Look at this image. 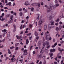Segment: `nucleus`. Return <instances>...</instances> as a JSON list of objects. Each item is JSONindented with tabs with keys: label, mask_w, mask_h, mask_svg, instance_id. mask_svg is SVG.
<instances>
[{
	"label": "nucleus",
	"mask_w": 64,
	"mask_h": 64,
	"mask_svg": "<svg viewBox=\"0 0 64 64\" xmlns=\"http://www.w3.org/2000/svg\"><path fill=\"white\" fill-rule=\"evenodd\" d=\"M4 20H5V18H2L1 20V21H4Z\"/></svg>",
	"instance_id": "0e129e2a"
},
{
	"label": "nucleus",
	"mask_w": 64,
	"mask_h": 64,
	"mask_svg": "<svg viewBox=\"0 0 64 64\" xmlns=\"http://www.w3.org/2000/svg\"><path fill=\"white\" fill-rule=\"evenodd\" d=\"M58 58H59V59H61V56H59L58 57Z\"/></svg>",
	"instance_id": "bf43d9fd"
},
{
	"label": "nucleus",
	"mask_w": 64,
	"mask_h": 64,
	"mask_svg": "<svg viewBox=\"0 0 64 64\" xmlns=\"http://www.w3.org/2000/svg\"><path fill=\"white\" fill-rule=\"evenodd\" d=\"M19 14L20 16H22L23 15V13H22V12H20Z\"/></svg>",
	"instance_id": "b1692460"
},
{
	"label": "nucleus",
	"mask_w": 64,
	"mask_h": 64,
	"mask_svg": "<svg viewBox=\"0 0 64 64\" xmlns=\"http://www.w3.org/2000/svg\"><path fill=\"white\" fill-rule=\"evenodd\" d=\"M47 24H45L44 26V30H45L47 28Z\"/></svg>",
	"instance_id": "9b49d317"
},
{
	"label": "nucleus",
	"mask_w": 64,
	"mask_h": 64,
	"mask_svg": "<svg viewBox=\"0 0 64 64\" xmlns=\"http://www.w3.org/2000/svg\"><path fill=\"white\" fill-rule=\"evenodd\" d=\"M13 26L14 27V28H16V26L15 24L13 25Z\"/></svg>",
	"instance_id": "603ef678"
},
{
	"label": "nucleus",
	"mask_w": 64,
	"mask_h": 64,
	"mask_svg": "<svg viewBox=\"0 0 64 64\" xmlns=\"http://www.w3.org/2000/svg\"><path fill=\"white\" fill-rule=\"evenodd\" d=\"M3 45H2V46H0V48H3Z\"/></svg>",
	"instance_id": "338daca9"
},
{
	"label": "nucleus",
	"mask_w": 64,
	"mask_h": 64,
	"mask_svg": "<svg viewBox=\"0 0 64 64\" xmlns=\"http://www.w3.org/2000/svg\"><path fill=\"white\" fill-rule=\"evenodd\" d=\"M14 48V46H12V47H10V49H12L13 48Z\"/></svg>",
	"instance_id": "e433bc0d"
},
{
	"label": "nucleus",
	"mask_w": 64,
	"mask_h": 64,
	"mask_svg": "<svg viewBox=\"0 0 64 64\" xmlns=\"http://www.w3.org/2000/svg\"><path fill=\"white\" fill-rule=\"evenodd\" d=\"M46 44L47 45H48L49 44V42H44V46H45Z\"/></svg>",
	"instance_id": "20e7f679"
},
{
	"label": "nucleus",
	"mask_w": 64,
	"mask_h": 64,
	"mask_svg": "<svg viewBox=\"0 0 64 64\" xmlns=\"http://www.w3.org/2000/svg\"><path fill=\"white\" fill-rule=\"evenodd\" d=\"M57 45V42H56L54 44V45L55 46H56Z\"/></svg>",
	"instance_id": "4d7b16f0"
},
{
	"label": "nucleus",
	"mask_w": 64,
	"mask_h": 64,
	"mask_svg": "<svg viewBox=\"0 0 64 64\" xmlns=\"http://www.w3.org/2000/svg\"><path fill=\"white\" fill-rule=\"evenodd\" d=\"M63 61H64V60H62L61 61V64H63Z\"/></svg>",
	"instance_id": "a19ab883"
},
{
	"label": "nucleus",
	"mask_w": 64,
	"mask_h": 64,
	"mask_svg": "<svg viewBox=\"0 0 64 64\" xmlns=\"http://www.w3.org/2000/svg\"><path fill=\"white\" fill-rule=\"evenodd\" d=\"M19 11H20V12H21V11H22V9L20 8V9H19Z\"/></svg>",
	"instance_id": "774afa93"
},
{
	"label": "nucleus",
	"mask_w": 64,
	"mask_h": 64,
	"mask_svg": "<svg viewBox=\"0 0 64 64\" xmlns=\"http://www.w3.org/2000/svg\"><path fill=\"white\" fill-rule=\"evenodd\" d=\"M10 16H11V15L10 14H8L6 15L5 16V17H6V18H8V17H10Z\"/></svg>",
	"instance_id": "6ab92c4d"
},
{
	"label": "nucleus",
	"mask_w": 64,
	"mask_h": 64,
	"mask_svg": "<svg viewBox=\"0 0 64 64\" xmlns=\"http://www.w3.org/2000/svg\"><path fill=\"white\" fill-rule=\"evenodd\" d=\"M25 5L26 6H28V5H30V4L28 3V1L24 3Z\"/></svg>",
	"instance_id": "6e6552de"
},
{
	"label": "nucleus",
	"mask_w": 64,
	"mask_h": 64,
	"mask_svg": "<svg viewBox=\"0 0 64 64\" xmlns=\"http://www.w3.org/2000/svg\"><path fill=\"white\" fill-rule=\"evenodd\" d=\"M59 19L58 18H57L56 20H55L56 22H59Z\"/></svg>",
	"instance_id": "72a5a7b5"
},
{
	"label": "nucleus",
	"mask_w": 64,
	"mask_h": 64,
	"mask_svg": "<svg viewBox=\"0 0 64 64\" xmlns=\"http://www.w3.org/2000/svg\"><path fill=\"white\" fill-rule=\"evenodd\" d=\"M58 1H59V2H60V3H62V1H61V0H58Z\"/></svg>",
	"instance_id": "e2e57ef3"
},
{
	"label": "nucleus",
	"mask_w": 64,
	"mask_h": 64,
	"mask_svg": "<svg viewBox=\"0 0 64 64\" xmlns=\"http://www.w3.org/2000/svg\"><path fill=\"white\" fill-rule=\"evenodd\" d=\"M8 5H9L10 6H11V2H9L8 3Z\"/></svg>",
	"instance_id": "cd10ccee"
},
{
	"label": "nucleus",
	"mask_w": 64,
	"mask_h": 64,
	"mask_svg": "<svg viewBox=\"0 0 64 64\" xmlns=\"http://www.w3.org/2000/svg\"><path fill=\"white\" fill-rule=\"evenodd\" d=\"M50 47V45H46V48L47 49H48Z\"/></svg>",
	"instance_id": "473e14b6"
},
{
	"label": "nucleus",
	"mask_w": 64,
	"mask_h": 64,
	"mask_svg": "<svg viewBox=\"0 0 64 64\" xmlns=\"http://www.w3.org/2000/svg\"><path fill=\"white\" fill-rule=\"evenodd\" d=\"M44 47H42V48L40 50L41 51H40V53H42V52L43 51V50H44Z\"/></svg>",
	"instance_id": "4468645a"
},
{
	"label": "nucleus",
	"mask_w": 64,
	"mask_h": 64,
	"mask_svg": "<svg viewBox=\"0 0 64 64\" xmlns=\"http://www.w3.org/2000/svg\"><path fill=\"white\" fill-rule=\"evenodd\" d=\"M34 34L36 36V37H37V36H38V34L36 31H35L34 33Z\"/></svg>",
	"instance_id": "1a4fd4ad"
},
{
	"label": "nucleus",
	"mask_w": 64,
	"mask_h": 64,
	"mask_svg": "<svg viewBox=\"0 0 64 64\" xmlns=\"http://www.w3.org/2000/svg\"><path fill=\"white\" fill-rule=\"evenodd\" d=\"M19 49V48L18 47H16V49H15V50H18Z\"/></svg>",
	"instance_id": "f704fd0d"
},
{
	"label": "nucleus",
	"mask_w": 64,
	"mask_h": 64,
	"mask_svg": "<svg viewBox=\"0 0 64 64\" xmlns=\"http://www.w3.org/2000/svg\"><path fill=\"white\" fill-rule=\"evenodd\" d=\"M19 44V43H16L15 45V46H16H16H17Z\"/></svg>",
	"instance_id": "bb28decb"
},
{
	"label": "nucleus",
	"mask_w": 64,
	"mask_h": 64,
	"mask_svg": "<svg viewBox=\"0 0 64 64\" xmlns=\"http://www.w3.org/2000/svg\"><path fill=\"white\" fill-rule=\"evenodd\" d=\"M23 60H19V61L21 63H22V62H23Z\"/></svg>",
	"instance_id": "4c0bfd02"
},
{
	"label": "nucleus",
	"mask_w": 64,
	"mask_h": 64,
	"mask_svg": "<svg viewBox=\"0 0 64 64\" xmlns=\"http://www.w3.org/2000/svg\"><path fill=\"white\" fill-rule=\"evenodd\" d=\"M5 40V39L4 38V40H2V42H4V41Z\"/></svg>",
	"instance_id": "052dcab7"
},
{
	"label": "nucleus",
	"mask_w": 64,
	"mask_h": 64,
	"mask_svg": "<svg viewBox=\"0 0 64 64\" xmlns=\"http://www.w3.org/2000/svg\"><path fill=\"white\" fill-rule=\"evenodd\" d=\"M34 10V8H31V10L33 11Z\"/></svg>",
	"instance_id": "69168bd1"
},
{
	"label": "nucleus",
	"mask_w": 64,
	"mask_h": 64,
	"mask_svg": "<svg viewBox=\"0 0 64 64\" xmlns=\"http://www.w3.org/2000/svg\"><path fill=\"white\" fill-rule=\"evenodd\" d=\"M46 61H44V62L43 63V64H46Z\"/></svg>",
	"instance_id": "5fc2aeb1"
},
{
	"label": "nucleus",
	"mask_w": 64,
	"mask_h": 64,
	"mask_svg": "<svg viewBox=\"0 0 64 64\" xmlns=\"http://www.w3.org/2000/svg\"><path fill=\"white\" fill-rule=\"evenodd\" d=\"M16 37L17 39H20L22 38V36H16Z\"/></svg>",
	"instance_id": "423d86ee"
},
{
	"label": "nucleus",
	"mask_w": 64,
	"mask_h": 64,
	"mask_svg": "<svg viewBox=\"0 0 64 64\" xmlns=\"http://www.w3.org/2000/svg\"><path fill=\"white\" fill-rule=\"evenodd\" d=\"M38 58H43L41 54L40 55H38Z\"/></svg>",
	"instance_id": "ddd939ff"
},
{
	"label": "nucleus",
	"mask_w": 64,
	"mask_h": 64,
	"mask_svg": "<svg viewBox=\"0 0 64 64\" xmlns=\"http://www.w3.org/2000/svg\"><path fill=\"white\" fill-rule=\"evenodd\" d=\"M50 37V36H46V39L47 40H49V38Z\"/></svg>",
	"instance_id": "dca6fc26"
},
{
	"label": "nucleus",
	"mask_w": 64,
	"mask_h": 64,
	"mask_svg": "<svg viewBox=\"0 0 64 64\" xmlns=\"http://www.w3.org/2000/svg\"><path fill=\"white\" fill-rule=\"evenodd\" d=\"M13 17H14V16L13 15H12L10 16V19L11 20H12V18H13Z\"/></svg>",
	"instance_id": "393cba45"
},
{
	"label": "nucleus",
	"mask_w": 64,
	"mask_h": 64,
	"mask_svg": "<svg viewBox=\"0 0 64 64\" xmlns=\"http://www.w3.org/2000/svg\"><path fill=\"white\" fill-rule=\"evenodd\" d=\"M24 22H25L24 20H22L21 23H24Z\"/></svg>",
	"instance_id": "8fccbe9b"
},
{
	"label": "nucleus",
	"mask_w": 64,
	"mask_h": 64,
	"mask_svg": "<svg viewBox=\"0 0 64 64\" xmlns=\"http://www.w3.org/2000/svg\"><path fill=\"white\" fill-rule=\"evenodd\" d=\"M31 5L32 6H36L37 5V3H34L32 4Z\"/></svg>",
	"instance_id": "a211bd4d"
},
{
	"label": "nucleus",
	"mask_w": 64,
	"mask_h": 64,
	"mask_svg": "<svg viewBox=\"0 0 64 64\" xmlns=\"http://www.w3.org/2000/svg\"><path fill=\"white\" fill-rule=\"evenodd\" d=\"M11 60H12L11 61V62H13V61H15L16 60V58H12Z\"/></svg>",
	"instance_id": "f8f14e48"
},
{
	"label": "nucleus",
	"mask_w": 64,
	"mask_h": 64,
	"mask_svg": "<svg viewBox=\"0 0 64 64\" xmlns=\"http://www.w3.org/2000/svg\"><path fill=\"white\" fill-rule=\"evenodd\" d=\"M35 53H36L35 51H34L33 52V53L32 55H34V54H35Z\"/></svg>",
	"instance_id": "864d4df0"
},
{
	"label": "nucleus",
	"mask_w": 64,
	"mask_h": 64,
	"mask_svg": "<svg viewBox=\"0 0 64 64\" xmlns=\"http://www.w3.org/2000/svg\"><path fill=\"white\" fill-rule=\"evenodd\" d=\"M2 32H6V31H7V30H6V29H4V30H2Z\"/></svg>",
	"instance_id": "7c9ffc66"
},
{
	"label": "nucleus",
	"mask_w": 64,
	"mask_h": 64,
	"mask_svg": "<svg viewBox=\"0 0 64 64\" xmlns=\"http://www.w3.org/2000/svg\"><path fill=\"white\" fill-rule=\"evenodd\" d=\"M12 20H10L8 21V24H10V23H12Z\"/></svg>",
	"instance_id": "f3484780"
},
{
	"label": "nucleus",
	"mask_w": 64,
	"mask_h": 64,
	"mask_svg": "<svg viewBox=\"0 0 64 64\" xmlns=\"http://www.w3.org/2000/svg\"><path fill=\"white\" fill-rule=\"evenodd\" d=\"M32 25L31 24H30V28H32Z\"/></svg>",
	"instance_id": "de8ad7c7"
},
{
	"label": "nucleus",
	"mask_w": 64,
	"mask_h": 64,
	"mask_svg": "<svg viewBox=\"0 0 64 64\" xmlns=\"http://www.w3.org/2000/svg\"><path fill=\"white\" fill-rule=\"evenodd\" d=\"M49 54L50 55V57H52L53 56V54L51 52H50V53Z\"/></svg>",
	"instance_id": "5701e85b"
},
{
	"label": "nucleus",
	"mask_w": 64,
	"mask_h": 64,
	"mask_svg": "<svg viewBox=\"0 0 64 64\" xmlns=\"http://www.w3.org/2000/svg\"><path fill=\"white\" fill-rule=\"evenodd\" d=\"M54 64H57V62H54Z\"/></svg>",
	"instance_id": "49530a36"
},
{
	"label": "nucleus",
	"mask_w": 64,
	"mask_h": 64,
	"mask_svg": "<svg viewBox=\"0 0 64 64\" xmlns=\"http://www.w3.org/2000/svg\"><path fill=\"white\" fill-rule=\"evenodd\" d=\"M1 11H2V12H3V11H4V10H3V8H2L1 9Z\"/></svg>",
	"instance_id": "680f3d73"
},
{
	"label": "nucleus",
	"mask_w": 64,
	"mask_h": 64,
	"mask_svg": "<svg viewBox=\"0 0 64 64\" xmlns=\"http://www.w3.org/2000/svg\"><path fill=\"white\" fill-rule=\"evenodd\" d=\"M40 4L38 3H36V6H38V7H40Z\"/></svg>",
	"instance_id": "c85d7f7f"
},
{
	"label": "nucleus",
	"mask_w": 64,
	"mask_h": 64,
	"mask_svg": "<svg viewBox=\"0 0 64 64\" xmlns=\"http://www.w3.org/2000/svg\"><path fill=\"white\" fill-rule=\"evenodd\" d=\"M64 51V50L63 49H62L59 50V51H60V52H62V51Z\"/></svg>",
	"instance_id": "37998d69"
},
{
	"label": "nucleus",
	"mask_w": 64,
	"mask_h": 64,
	"mask_svg": "<svg viewBox=\"0 0 64 64\" xmlns=\"http://www.w3.org/2000/svg\"><path fill=\"white\" fill-rule=\"evenodd\" d=\"M8 54H10L11 53V52L10 51H8Z\"/></svg>",
	"instance_id": "3c124183"
},
{
	"label": "nucleus",
	"mask_w": 64,
	"mask_h": 64,
	"mask_svg": "<svg viewBox=\"0 0 64 64\" xmlns=\"http://www.w3.org/2000/svg\"><path fill=\"white\" fill-rule=\"evenodd\" d=\"M39 37L38 36H37L36 38V42H37V40L39 39Z\"/></svg>",
	"instance_id": "aec40b11"
},
{
	"label": "nucleus",
	"mask_w": 64,
	"mask_h": 64,
	"mask_svg": "<svg viewBox=\"0 0 64 64\" xmlns=\"http://www.w3.org/2000/svg\"><path fill=\"white\" fill-rule=\"evenodd\" d=\"M37 15L38 16V17H37L36 18V19H38V20H39V14H37Z\"/></svg>",
	"instance_id": "a878e982"
},
{
	"label": "nucleus",
	"mask_w": 64,
	"mask_h": 64,
	"mask_svg": "<svg viewBox=\"0 0 64 64\" xmlns=\"http://www.w3.org/2000/svg\"><path fill=\"white\" fill-rule=\"evenodd\" d=\"M55 51H56V50L54 48L53 49H51L50 50V52H55Z\"/></svg>",
	"instance_id": "9d476101"
},
{
	"label": "nucleus",
	"mask_w": 64,
	"mask_h": 64,
	"mask_svg": "<svg viewBox=\"0 0 64 64\" xmlns=\"http://www.w3.org/2000/svg\"><path fill=\"white\" fill-rule=\"evenodd\" d=\"M52 19V17L51 16H50L49 18V20H51Z\"/></svg>",
	"instance_id": "c756f323"
},
{
	"label": "nucleus",
	"mask_w": 64,
	"mask_h": 64,
	"mask_svg": "<svg viewBox=\"0 0 64 64\" xmlns=\"http://www.w3.org/2000/svg\"><path fill=\"white\" fill-rule=\"evenodd\" d=\"M59 30V28L58 27H57L56 28V31H58V30Z\"/></svg>",
	"instance_id": "c9c22d12"
},
{
	"label": "nucleus",
	"mask_w": 64,
	"mask_h": 64,
	"mask_svg": "<svg viewBox=\"0 0 64 64\" xmlns=\"http://www.w3.org/2000/svg\"><path fill=\"white\" fill-rule=\"evenodd\" d=\"M29 39L30 40H31V39L32 38V37H29Z\"/></svg>",
	"instance_id": "6e6d98bb"
},
{
	"label": "nucleus",
	"mask_w": 64,
	"mask_h": 64,
	"mask_svg": "<svg viewBox=\"0 0 64 64\" xmlns=\"http://www.w3.org/2000/svg\"><path fill=\"white\" fill-rule=\"evenodd\" d=\"M4 9H8V8L7 7H4Z\"/></svg>",
	"instance_id": "13d9d810"
},
{
	"label": "nucleus",
	"mask_w": 64,
	"mask_h": 64,
	"mask_svg": "<svg viewBox=\"0 0 64 64\" xmlns=\"http://www.w3.org/2000/svg\"><path fill=\"white\" fill-rule=\"evenodd\" d=\"M43 22V19H41L39 21V22L38 25L40 26H41L42 24V23Z\"/></svg>",
	"instance_id": "7ed1b4c3"
},
{
	"label": "nucleus",
	"mask_w": 64,
	"mask_h": 64,
	"mask_svg": "<svg viewBox=\"0 0 64 64\" xmlns=\"http://www.w3.org/2000/svg\"><path fill=\"white\" fill-rule=\"evenodd\" d=\"M43 34H44V32H42L40 34V35H41V36H43Z\"/></svg>",
	"instance_id": "09e8293b"
},
{
	"label": "nucleus",
	"mask_w": 64,
	"mask_h": 64,
	"mask_svg": "<svg viewBox=\"0 0 64 64\" xmlns=\"http://www.w3.org/2000/svg\"><path fill=\"white\" fill-rule=\"evenodd\" d=\"M62 28V26L61 25H60L59 26V30H60Z\"/></svg>",
	"instance_id": "412c9836"
},
{
	"label": "nucleus",
	"mask_w": 64,
	"mask_h": 64,
	"mask_svg": "<svg viewBox=\"0 0 64 64\" xmlns=\"http://www.w3.org/2000/svg\"><path fill=\"white\" fill-rule=\"evenodd\" d=\"M26 27V25H25L24 24L22 26V28H24V27Z\"/></svg>",
	"instance_id": "58836bf2"
},
{
	"label": "nucleus",
	"mask_w": 64,
	"mask_h": 64,
	"mask_svg": "<svg viewBox=\"0 0 64 64\" xmlns=\"http://www.w3.org/2000/svg\"><path fill=\"white\" fill-rule=\"evenodd\" d=\"M53 6V5H51V6H48L46 10L47 12H50L51 10H52V7Z\"/></svg>",
	"instance_id": "f257e3e1"
},
{
	"label": "nucleus",
	"mask_w": 64,
	"mask_h": 64,
	"mask_svg": "<svg viewBox=\"0 0 64 64\" xmlns=\"http://www.w3.org/2000/svg\"><path fill=\"white\" fill-rule=\"evenodd\" d=\"M59 4H55L54 6H52L53 7V9H55L56 8V7H58V6H59Z\"/></svg>",
	"instance_id": "39448f33"
},
{
	"label": "nucleus",
	"mask_w": 64,
	"mask_h": 64,
	"mask_svg": "<svg viewBox=\"0 0 64 64\" xmlns=\"http://www.w3.org/2000/svg\"><path fill=\"white\" fill-rule=\"evenodd\" d=\"M51 25H54V21L52 20L50 22Z\"/></svg>",
	"instance_id": "2eb2a0df"
},
{
	"label": "nucleus",
	"mask_w": 64,
	"mask_h": 64,
	"mask_svg": "<svg viewBox=\"0 0 64 64\" xmlns=\"http://www.w3.org/2000/svg\"><path fill=\"white\" fill-rule=\"evenodd\" d=\"M64 31H63L62 32H61V34H64Z\"/></svg>",
	"instance_id": "79ce46f5"
},
{
	"label": "nucleus",
	"mask_w": 64,
	"mask_h": 64,
	"mask_svg": "<svg viewBox=\"0 0 64 64\" xmlns=\"http://www.w3.org/2000/svg\"><path fill=\"white\" fill-rule=\"evenodd\" d=\"M22 51H23L24 53L23 54L24 55H27L28 54V53L27 52V50H22Z\"/></svg>",
	"instance_id": "f03ea898"
},
{
	"label": "nucleus",
	"mask_w": 64,
	"mask_h": 64,
	"mask_svg": "<svg viewBox=\"0 0 64 64\" xmlns=\"http://www.w3.org/2000/svg\"><path fill=\"white\" fill-rule=\"evenodd\" d=\"M64 43V41H63L62 40H61L60 41V44H63Z\"/></svg>",
	"instance_id": "2f4dec72"
},
{
	"label": "nucleus",
	"mask_w": 64,
	"mask_h": 64,
	"mask_svg": "<svg viewBox=\"0 0 64 64\" xmlns=\"http://www.w3.org/2000/svg\"><path fill=\"white\" fill-rule=\"evenodd\" d=\"M16 31V28H14L13 31V32H15Z\"/></svg>",
	"instance_id": "c03bdc74"
},
{
	"label": "nucleus",
	"mask_w": 64,
	"mask_h": 64,
	"mask_svg": "<svg viewBox=\"0 0 64 64\" xmlns=\"http://www.w3.org/2000/svg\"><path fill=\"white\" fill-rule=\"evenodd\" d=\"M58 24L59 23H58V22L56 23H55V25H56V26H57L58 25Z\"/></svg>",
	"instance_id": "ea45409f"
},
{
	"label": "nucleus",
	"mask_w": 64,
	"mask_h": 64,
	"mask_svg": "<svg viewBox=\"0 0 64 64\" xmlns=\"http://www.w3.org/2000/svg\"><path fill=\"white\" fill-rule=\"evenodd\" d=\"M28 43H29V40H28L27 39L26 40V44H28Z\"/></svg>",
	"instance_id": "4be33fe9"
},
{
	"label": "nucleus",
	"mask_w": 64,
	"mask_h": 64,
	"mask_svg": "<svg viewBox=\"0 0 64 64\" xmlns=\"http://www.w3.org/2000/svg\"><path fill=\"white\" fill-rule=\"evenodd\" d=\"M48 34H49V32H48V31H47L46 32H45L44 34V35L46 37H47V36H49L48 35Z\"/></svg>",
	"instance_id": "0eeeda50"
},
{
	"label": "nucleus",
	"mask_w": 64,
	"mask_h": 64,
	"mask_svg": "<svg viewBox=\"0 0 64 64\" xmlns=\"http://www.w3.org/2000/svg\"><path fill=\"white\" fill-rule=\"evenodd\" d=\"M26 18L27 20H28V19H29V16H27L26 17Z\"/></svg>",
	"instance_id": "a18cd8bd"
}]
</instances>
